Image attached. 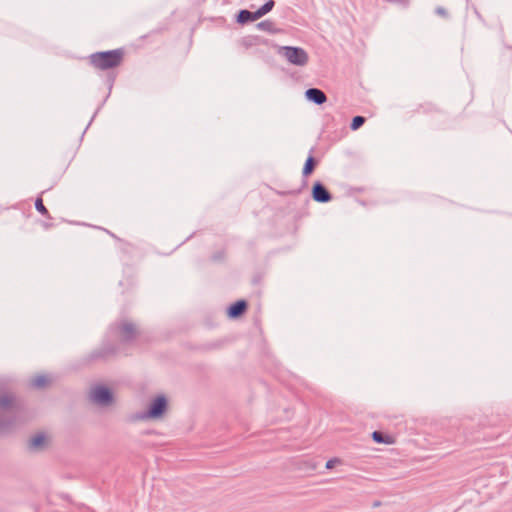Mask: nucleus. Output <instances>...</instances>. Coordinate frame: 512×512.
I'll use <instances>...</instances> for the list:
<instances>
[{
	"mask_svg": "<svg viewBox=\"0 0 512 512\" xmlns=\"http://www.w3.org/2000/svg\"><path fill=\"white\" fill-rule=\"evenodd\" d=\"M123 60V51L120 49L106 52H97L90 56V63L94 68L107 70L120 65Z\"/></svg>",
	"mask_w": 512,
	"mask_h": 512,
	"instance_id": "f257e3e1",
	"label": "nucleus"
},
{
	"mask_svg": "<svg viewBox=\"0 0 512 512\" xmlns=\"http://www.w3.org/2000/svg\"><path fill=\"white\" fill-rule=\"evenodd\" d=\"M280 51L287 61L293 65L304 66L308 62V54L302 48L285 46L281 47Z\"/></svg>",
	"mask_w": 512,
	"mask_h": 512,
	"instance_id": "f03ea898",
	"label": "nucleus"
},
{
	"mask_svg": "<svg viewBox=\"0 0 512 512\" xmlns=\"http://www.w3.org/2000/svg\"><path fill=\"white\" fill-rule=\"evenodd\" d=\"M167 409V400L164 396L156 397L150 404L146 414L140 416V419H159Z\"/></svg>",
	"mask_w": 512,
	"mask_h": 512,
	"instance_id": "7ed1b4c3",
	"label": "nucleus"
},
{
	"mask_svg": "<svg viewBox=\"0 0 512 512\" xmlns=\"http://www.w3.org/2000/svg\"><path fill=\"white\" fill-rule=\"evenodd\" d=\"M91 400L99 405H108L112 402L113 396L110 390L103 386H97L90 392Z\"/></svg>",
	"mask_w": 512,
	"mask_h": 512,
	"instance_id": "20e7f679",
	"label": "nucleus"
},
{
	"mask_svg": "<svg viewBox=\"0 0 512 512\" xmlns=\"http://www.w3.org/2000/svg\"><path fill=\"white\" fill-rule=\"evenodd\" d=\"M312 198L316 202L326 203L331 200V195L321 183L316 182L312 187Z\"/></svg>",
	"mask_w": 512,
	"mask_h": 512,
	"instance_id": "39448f33",
	"label": "nucleus"
},
{
	"mask_svg": "<svg viewBox=\"0 0 512 512\" xmlns=\"http://www.w3.org/2000/svg\"><path fill=\"white\" fill-rule=\"evenodd\" d=\"M306 98L316 104H323L326 102L327 98L324 92L316 88H310L305 93Z\"/></svg>",
	"mask_w": 512,
	"mask_h": 512,
	"instance_id": "423d86ee",
	"label": "nucleus"
},
{
	"mask_svg": "<svg viewBox=\"0 0 512 512\" xmlns=\"http://www.w3.org/2000/svg\"><path fill=\"white\" fill-rule=\"evenodd\" d=\"M246 308V302L244 300H239L229 307L228 316L231 318H237L245 312Z\"/></svg>",
	"mask_w": 512,
	"mask_h": 512,
	"instance_id": "0eeeda50",
	"label": "nucleus"
},
{
	"mask_svg": "<svg viewBox=\"0 0 512 512\" xmlns=\"http://www.w3.org/2000/svg\"><path fill=\"white\" fill-rule=\"evenodd\" d=\"M372 438L377 443L391 445L395 443V438L389 434H383L379 431H374L372 433Z\"/></svg>",
	"mask_w": 512,
	"mask_h": 512,
	"instance_id": "6e6552de",
	"label": "nucleus"
},
{
	"mask_svg": "<svg viewBox=\"0 0 512 512\" xmlns=\"http://www.w3.org/2000/svg\"><path fill=\"white\" fill-rule=\"evenodd\" d=\"M49 439L44 434H38L30 440V447L37 450L41 449L48 443Z\"/></svg>",
	"mask_w": 512,
	"mask_h": 512,
	"instance_id": "1a4fd4ad",
	"label": "nucleus"
},
{
	"mask_svg": "<svg viewBox=\"0 0 512 512\" xmlns=\"http://www.w3.org/2000/svg\"><path fill=\"white\" fill-rule=\"evenodd\" d=\"M255 15H256V11L255 12H250V11H247V10H242V11H240V13L238 15V22L245 23L247 21L258 20L260 17H256Z\"/></svg>",
	"mask_w": 512,
	"mask_h": 512,
	"instance_id": "9d476101",
	"label": "nucleus"
},
{
	"mask_svg": "<svg viewBox=\"0 0 512 512\" xmlns=\"http://www.w3.org/2000/svg\"><path fill=\"white\" fill-rule=\"evenodd\" d=\"M316 164V160L312 156H309L303 167V175L306 177L309 176L314 171Z\"/></svg>",
	"mask_w": 512,
	"mask_h": 512,
	"instance_id": "9b49d317",
	"label": "nucleus"
},
{
	"mask_svg": "<svg viewBox=\"0 0 512 512\" xmlns=\"http://www.w3.org/2000/svg\"><path fill=\"white\" fill-rule=\"evenodd\" d=\"M274 7V1L273 0H270L268 2H266L262 7H260L257 11H256V17H262L264 16L265 14H267L268 12H270L272 10V8Z\"/></svg>",
	"mask_w": 512,
	"mask_h": 512,
	"instance_id": "f8f14e48",
	"label": "nucleus"
},
{
	"mask_svg": "<svg viewBox=\"0 0 512 512\" xmlns=\"http://www.w3.org/2000/svg\"><path fill=\"white\" fill-rule=\"evenodd\" d=\"M49 382H50V379L45 375L36 376L32 380L33 386L37 387V388H42V387L46 386Z\"/></svg>",
	"mask_w": 512,
	"mask_h": 512,
	"instance_id": "ddd939ff",
	"label": "nucleus"
},
{
	"mask_svg": "<svg viewBox=\"0 0 512 512\" xmlns=\"http://www.w3.org/2000/svg\"><path fill=\"white\" fill-rule=\"evenodd\" d=\"M35 207L37 209L38 212H40L41 214L49 217V213H48V210L46 209V207L44 206L43 204V200L42 198H37L36 199V202H35Z\"/></svg>",
	"mask_w": 512,
	"mask_h": 512,
	"instance_id": "4468645a",
	"label": "nucleus"
},
{
	"mask_svg": "<svg viewBox=\"0 0 512 512\" xmlns=\"http://www.w3.org/2000/svg\"><path fill=\"white\" fill-rule=\"evenodd\" d=\"M364 122H365L364 117H362V116L354 117L352 120V123H351V129L357 130L358 128H360L363 125Z\"/></svg>",
	"mask_w": 512,
	"mask_h": 512,
	"instance_id": "2eb2a0df",
	"label": "nucleus"
},
{
	"mask_svg": "<svg viewBox=\"0 0 512 512\" xmlns=\"http://www.w3.org/2000/svg\"><path fill=\"white\" fill-rule=\"evenodd\" d=\"M258 27L262 30L271 31L273 28V23L270 21H263L258 24Z\"/></svg>",
	"mask_w": 512,
	"mask_h": 512,
	"instance_id": "dca6fc26",
	"label": "nucleus"
},
{
	"mask_svg": "<svg viewBox=\"0 0 512 512\" xmlns=\"http://www.w3.org/2000/svg\"><path fill=\"white\" fill-rule=\"evenodd\" d=\"M134 326L132 324H127L123 326V334L128 337L130 333L134 331Z\"/></svg>",
	"mask_w": 512,
	"mask_h": 512,
	"instance_id": "f3484780",
	"label": "nucleus"
},
{
	"mask_svg": "<svg viewBox=\"0 0 512 512\" xmlns=\"http://www.w3.org/2000/svg\"><path fill=\"white\" fill-rule=\"evenodd\" d=\"M336 462H337L336 460H329V461L326 463V467H327L328 469L333 468Z\"/></svg>",
	"mask_w": 512,
	"mask_h": 512,
	"instance_id": "a211bd4d",
	"label": "nucleus"
}]
</instances>
